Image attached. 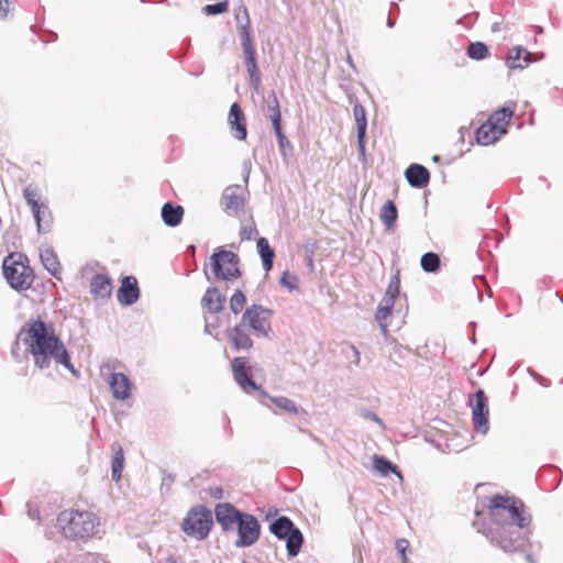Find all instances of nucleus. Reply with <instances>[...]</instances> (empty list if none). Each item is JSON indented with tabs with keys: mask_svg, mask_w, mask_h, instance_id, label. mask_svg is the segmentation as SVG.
I'll return each instance as SVG.
<instances>
[{
	"mask_svg": "<svg viewBox=\"0 0 563 563\" xmlns=\"http://www.w3.org/2000/svg\"><path fill=\"white\" fill-rule=\"evenodd\" d=\"M3 275L11 288L15 290H26L33 282L29 266L15 262L9 265L8 258L3 261Z\"/></svg>",
	"mask_w": 563,
	"mask_h": 563,
	"instance_id": "12",
	"label": "nucleus"
},
{
	"mask_svg": "<svg viewBox=\"0 0 563 563\" xmlns=\"http://www.w3.org/2000/svg\"><path fill=\"white\" fill-rule=\"evenodd\" d=\"M271 401L279 409L291 413V415H298L299 408L296 405V402L285 396H278V397H271Z\"/></svg>",
	"mask_w": 563,
	"mask_h": 563,
	"instance_id": "37",
	"label": "nucleus"
},
{
	"mask_svg": "<svg viewBox=\"0 0 563 563\" xmlns=\"http://www.w3.org/2000/svg\"><path fill=\"white\" fill-rule=\"evenodd\" d=\"M41 262L43 263L44 267L47 269V272L56 277H58V274L60 273V264L58 261V257L53 249L46 247L44 250H41L40 253Z\"/></svg>",
	"mask_w": 563,
	"mask_h": 563,
	"instance_id": "29",
	"label": "nucleus"
},
{
	"mask_svg": "<svg viewBox=\"0 0 563 563\" xmlns=\"http://www.w3.org/2000/svg\"><path fill=\"white\" fill-rule=\"evenodd\" d=\"M167 0H162V2H166Z\"/></svg>",
	"mask_w": 563,
	"mask_h": 563,
	"instance_id": "58",
	"label": "nucleus"
},
{
	"mask_svg": "<svg viewBox=\"0 0 563 563\" xmlns=\"http://www.w3.org/2000/svg\"><path fill=\"white\" fill-rule=\"evenodd\" d=\"M400 289V278L399 272L397 271L390 278L388 287L386 289L385 296L377 307V311L375 318L379 324V328L383 334H387L388 324L386 322L387 318L391 314L395 301L397 296L399 295Z\"/></svg>",
	"mask_w": 563,
	"mask_h": 563,
	"instance_id": "9",
	"label": "nucleus"
},
{
	"mask_svg": "<svg viewBox=\"0 0 563 563\" xmlns=\"http://www.w3.org/2000/svg\"><path fill=\"white\" fill-rule=\"evenodd\" d=\"M245 302L246 297L244 292L241 289H236L230 298V310L234 314H239L243 310Z\"/></svg>",
	"mask_w": 563,
	"mask_h": 563,
	"instance_id": "40",
	"label": "nucleus"
},
{
	"mask_svg": "<svg viewBox=\"0 0 563 563\" xmlns=\"http://www.w3.org/2000/svg\"><path fill=\"white\" fill-rule=\"evenodd\" d=\"M538 32H539V33H542V27H540V26H539V27H538Z\"/></svg>",
	"mask_w": 563,
	"mask_h": 563,
	"instance_id": "57",
	"label": "nucleus"
},
{
	"mask_svg": "<svg viewBox=\"0 0 563 563\" xmlns=\"http://www.w3.org/2000/svg\"><path fill=\"white\" fill-rule=\"evenodd\" d=\"M466 54L471 59L483 60L488 56V46L483 42H471L466 48Z\"/></svg>",
	"mask_w": 563,
	"mask_h": 563,
	"instance_id": "35",
	"label": "nucleus"
},
{
	"mask_svg": "<svg viewBox=\"0 0 563 563\" xmlns=\"http://www.w3.org/2000/svg\"><path fill=\"white\" fill-rule=\"evenodd\" d=\"M514 114V109L509 107H503L489 115L487 122H492L494 126L500 128L504 134L507 133V128Z\"/></svg>",
	"mask_w": 563,
	"mask_h": 563,
	"instance_id": "31",
	"label": "nucleus"
},
{
	"mask_svg": "<svg viewBox=\"0 0 563 563\" xmlns=\"http://www.w3.org/2000/svg\"><path fill=\"white\" fill-rule=\"evenodd\" d=\"M210 496L214 499H221L223 497V489L221 487H210Z\"/></svg>",
	"mask_w": 563,
	"mask_h": 563,
	"instance_id": "50",
	"label": "nucleus"
},
{
	"mask_svg": "<svg viewBox=\"0 0 563 563\" xmlns=\"http://www.w3.org/2000/svg\"><path fill=\"white\" fill-rule=\"evenodd\" d=\"M396 551L402 560V563L407 561V550L409 548V541L406 539H398L395 544Z\"/></svg>",
	"mask_w": 563,
	"mask_h": 563,
	"instance_id": "44",
	"label": "nucleus"
},
{
	"mask_svg": "<svg viewBox=\"0 0 563 563\" xmlns=\"http://www.w3.org/2000/svg\"><path fill=\"white\" fill-rule=\"evenodd\" d=\"M118 300L123 306H132L140 298L137 279L134 276H124L117 294Z\"/></svg>",
	"mask_w": 563,
	"mask_h": 563,
	"instance_id": "14",
	"label": "nucleus"
},
{
	"mask_svg": "<svg viewBox=\"0 0 563 563\" xmlns=\"http://www.w3.org/2000/svg\"><path fill=\"white\" fill-rule=\"evenodd\" d=\"M280 285L289 291L298 289V277L285 271L279 280Z\"/></svg>",
	"mask_w": 563,
	"mask_h": 563,
	"instance_id": "42",
	"label": "nucleus"
},
{
	"mask_svg": "<svg viewBox=\"0 0 563 563\" xmlns=\"http://www.w3.org/2000/svg\"><path fill=\"white\" fill-rule=\"evenodd\" d=\"M142 2H144L145 0H141Z\"/></svg>",
	"mask_w": 563,
	"mask_h": 563,
	"instance_id": "59",
	"label": "nucleus"
},
{
	"mask_svg": "<svg viewBox=\"0 0 563 563\" xmlns=\"http://www.w3.org/2000/svg\"><path fill=\"white\" fill-rule=\"evenodd\" d=\"M257 252L261 256L263 268L266 272H269L274 265L275 252L271 247L268 240L266 238H258L256 242Z\"/></svg>",
	"mask_w": 563,
	"mask_h": 563,
	"instance_id": "30",
	"label": "nucleus"
},
{
	"mask_svg": "<svg viewBox=\"0 0 563 563\" xmlns=\"http://www.w3.org/2000/svg\"><path fill=\"white\" fill-rule=\"evenodd\" d=\"M379 218L384 223L386 230H391L395 227V223L398 218V210L394 201L387 200L380 210Z\"/></svg>",
	"mask_w": 563,
	"mask_h": 563,
	"instance_id": "33",
	"label": "nucleus"
},
{
	"mask_svg": "<svg viewBox=\"0 0 563 563\" xmlns=\"http://www.w3.org/2000/svg\"><path fill=\"white\" fill-rule=\"evenodd\" d=\"M113 457H112V464H111V477L112 481L119 482L122 476V471L124 467V453L121 444L118 442H114L111 445Z\"/></svg>",
	"mask_w": 563,
	"mask_h": 563,
	"instance_id": "28",
	"label": "nucleus"
},
{
	"mask_svg": "<svg viewBox=\"0 0 563 563\" xmlns=\"http://www.w3.org/2000/svg\"><path fill=\"white\" fill-rule=\"evenodd\" d=\"M238 254L223 247L214 250L210 257V268L217 279L231 282L241 276Z\"/></svg>",
	"mask_w": 563,
	"mask_h": 563,
	"instance_id": "7",
	"label": "nucleus"
},
{
	"mask_svg": "<svg viewBox=\"0 0 563 563\" xmlns=\"http://www.w3.org/2000/svg\"><path fill=\"white\" fill-rule=\"evenodd\" d=\"M256 233H257L256 225H255L254 221H251L250 223L242 225L241 231H240L241 240L250 241L253 239V236Z\"/></svg>",
	"mask_w": 563,
	"mask_h": 563,
	"instance_id": "43",
	"label": "nucleus"
},
{
	"mask_svg": "<svg viewBox=\"0 0 563 563\" xmlns=\"http://www.w3.org/2000/svg\"><path fill=\"white\" fill-rule=\"evenodd\" d=\"M504 134L500 128H496L492 122H484L476 130V141L481 145H492L497 142Z\"/></svg>",
	"mask_w": 563,
	"mask_h": 563,
	"instance_id": "22",
	"label": "nucleus"
},
{
	"mask_svg": "<svg viewBox=\"0 0 563 563\" xmlns=\"http://www.w3.org/2000/svg\"><path fill=\"white\" fill-rule=\"evenodd\" d=\"M272 120L273 129L275 132V135L285 134L282 129V114H275L271 115L269 118Z\"/></svg>",
	"mask_w": 563,
	"mask_h": 563,
	"instance_id": "48",
	"label": "nucleus"
},
{
	"mask_svg": "<svg viewBox=\"0 0 563 563\" xmlns=\"http://www.w3.org/2000/svg\"><path fill=\"white\" fill-rule=\"evenodd\" d=\"M351 351L353 353V363L355 365H358L360 364V361H361V355H360V351L354 346V345H351Z\"/></svg>",
	"mask_w": 563,
	"mask_h": 563,
	"instance_id": "52",
	"label": "nucleus"
},
{
	"mask_svg": "<svg viewBox=\"0 0 563 563\" xmlns=\"http://www.w3.org/2000/svg\"><path fill=\"white\" fill-rule=\"evenodd\" d=\"M286 541V550L288 558H296L305 542V538L300 529L296 526L295 529L284 539Z\"/></svg>",
	"mask_w": 563,
	"mask_h": 563,
	"instance_id": "27",
	"label": "nucleus"
},
{
	"mask_svg": "<svg viewBox=\"0 0 563 563\" xmlns=\"http://www.w3.org/2000/svg\"><path fill=\"white\" fill-rule=\"evenodd\" d=\"M273 311L262 305L249 306L241 318V321L253 332L255 336H268L272 325L271 317Z\"/></svg>",
	"mask_w": 563,
	"mask_h": 563,
	"instance_id": "8",
	"label": "nucleus"
},
{
	"mask_svg": "<svg viewBox=\"0 0 563 563\" xmlns=\"http://www.w3.org/2000/svg\"><path fill=\"white\" fill-rule=\"evenodd\" d=\"M357 139V148L361 156V161H366V133L356 134Z\"/></svg>",
	"mask_w": 563,
	"mask_h": 563,
	"instance_id": "45",
	"label": "nucleus"
},
{
	"mask_svg": "<svg viewBox=\"0 0 563 563\" xmlns=\"http://www.w3.org/2000/svg\"><path fill=\"white\" fill-rule=\"evenodd\" d=\"M362 417L376 422L383 430L386 428L383 420L375 412H373L371 410H364L362 412Z\"/></svg>",
	"mask_w": 563,
	"mask_h": 563,
	"instance_id": "47",
	"label": "nucleus"
},
{
	"mask_svg": "<svg viewBox=\"0 0 563 563\" xmlns=\"http://www.w3.org/2000/svg\"><path fill=\"white\" fill-rule=\"evenodd\" d=\"M224 209L229 213H238L243 209L244 200L239 194V187H228L222 196Z\"/></svg>",
	"mask_w": 563,
	"mask_h": 563,
	"instance_id": "25",
	"label": "nucleus"
},
{
	"mask_svg": "<svg viewBox=\"0 0 563 563\" xmlns=\"http://www.w3.org/2000/svg\"><path fill=\"white\" fill-rule=\"evenodd\" d=\"M408 184L417 189L424 188L430 181V173L427 167L421 164H411L405 172Z\"/></svg>",
	"mask_w": 563,
	"mask_h": 563,
	"instance_id": "19",
	"label": "nucleus"
},
{
	"mask_svg": "<svg viewBox=\"0 0 563 563\" xmlns=\"http://www.w3.org/2000/svg\"><path fill=\"white\" fill-rule=\"evenodd\" d=\"M162 219L167 227L175 228L177 227L184 217V208L180 205H174L172 202H166L162 207Z\"/></svg>",
	"mask_w": 563,
	"mask_h": 563,
	"instance_id": "24",
	"label": "nucleus"
},
{
	"mask_svg": "<svg viewBox=\"0 0 563 563\" xmlns=\"http://www.w3.org/2000/svg\"><path fill=\"white\" fill-rule=\"evenodd\" d=\"M243 7H245V5L243 3H241L234 13V18H235V21L238 22L239 31H240L242 23H244V12L242 11Z\"/></svg>",
	"mask_w": 563,
	"mask_h": 563,
	"instance_id": "49",
	"label": "nucleus"
},
{
	"mask_svg": "<svg viewBox=\"0 0 563 563\" xmlns=\"http://www.w3.org/2000/svg\"><path fill=\"white\" fill-rule=\"evenodd\" d=\"M265 102H266V113L269 118H271V115L282 114L279 101L277 99L275 91H271L268 93L267 98L265 99Z\"/></svg>",
	"mask_w": 563,
	"mask_h": 563,
	"instance_id": "41",
	"label": "nucleus"
},
{
	"mask_svg": "<svg viewBox=\"0 0 563 563\" xmlns=\"http://www.w3.org/2000/svg\"><path fill=\"white\" fill-rule=\"evenodd\" d=\"M165 563H177V560L174 555H169L166 558Z\"/></svg>",
	"mask_w": 563,
	"mask_h": 563,
	"instance_id": "54",
	"label": "nucleus"
},
{
	"mask_svg": "<svg viewBox=\"0 0 563 563\" xmlns=\"http://www.w3.org/2000/svg\"><path fill=\"white\" fill-rule=\"evenodd\" d=\"M99 525L98 516L88 510L66 509L57 517V526L62 534L75 541H86L96 536Z\"/></svg>",
	"mask_w": 563,
	"mask_h": 563,
	"instance_id": "3",
	"label": "nucleus"
},
{
	"mask_svg": "<svg viewBox=\"0 0 563 563\" xmlns=\"http://www.w3.org/2000/svg\"><path fill=\"white\" fill-rule=\"evenodd\" d=\"M470 406L472 408V420L476 431L486 434L489 429L488 422V398L483 389H477L470 397Z\"/></svg>",
	"mask_w": 563,
	"mask_h": 563,
	"instance_id": "10",
	"label": "nucleus"
},
{
	"mask_svg": "<svg viewBox=\"0 0 563 563\" xmlns=\"http://www.w3.org/2000/svg\"><path fill=\"white\" fill-rule=\"evenodd\" d=\"M296 525L287 516H280L269 525V531L278 540H284L295 529Z\"/></svg>",
	"mask_w": 563,
	"mask_h": 563,
	"instance_id": "26",
	"label": "nucleus"
},
{
	"mask_svg": "<svg viewBox=\"0 0 563 563\" xmlns=\"http://www.w3.org/2000/svg\"><path fill=\"white\" fill-rule=\"evenodd\" d=\"M394 25H395V21L390 16H388V19H387V26L388 27H393Z\"/></svg>",
	"mask_w": 563,
	"mask_h": 563,
	"instance_id": "55",
	"label": "nucleus"
},
{
	"mask_svg": "<svg viewBox=\"0 0 563 563\" xmlns=\"http://www.w3.org/2000/svg\"><path fill=\"white\" fill-rule=\"evenodd\" d=\"M531 56L532 54L529 51L521 46H516L510 49L507 56V66L510 69H522L532 62Z\"/></svg>",
	"mask_w": 563,
	"mask_h": 563,
	"instance_id": "23",
	"label": "nucleus"
},
{
	"mask_svg": "<svg viewBox=\"0 0 563 563\" xmlns=\"http://www.w3.org/2000/svg\"><path fill=\"white\" fill-rule=\"evenodd\" d=\"M23 198L34 217L37 232L40 234L49 232L53 224V214L47 201L42 199L41 189L30 184L23 189Z\"/></svg>",
	"mask_w": 563,
	"mask_h": 563,
	"instance_id": "4",
	"label": "nucleus"
},
{
	"mask_svg": "<svg viewBox=\"0 0 563 563\" xmlns=\"http://www.w3.org/2000/svg\"><path fill=\"white\" fill-rule=\"evenodd\" d=\"M490 523H483L477 531L495 547L506 553H514L525 548L527 538L520 529L529 526L531 517L525 514L520 499L494 495L488 505Z\"/></svg>",
	"mask_w": 563,
	"mask_h": 563,
	"instance_id": "1",
	"label": "nucleus"
},
{
	"mask_svg": "<svg viewBox=\"0 0 563 563\" xmlns=\"http://www.w3.org/2000/svg\"><path fill=\"white\" fill-rule=\"evenodd\" d=\"M212 526L211 510L200 505L188 510L181 522V530L186 536L202 541L208 538Z\"/></svg>",
	"mask_w": 563,
	"mask_h": 563,
	"instance_id": "5",
	"label": "nucleus"
},
{
	"mask_svg": "<svg viewBox=\"0 0 563 563\" xmlns=\"http://www.w3.org/2000/svg\"><path fill=\"white\" fill-rule=\"evenodd\" d=\"M353 114L356 122V134L366 133L367 118L365 108L361 103L356 102L353 106Z\"/></svg>",
	"mask_w": 563,
	"mask_h": 563,
	"instance_id": "36",
	"label": "nucleus"
},
{
	"mask_svg": "<svg viewBox=\"0 0 563 563\" xmlns=\"http://www.w3.org/2000/svg\"><path fill=\"white\" fill-rule=\"evenodd\" d=\"M528 373L530 374V376L532 377V379L538 383L539 385L543 386V387H549L551 385V380L540 374H538L537 372H534L533 369L531 368H528Z\"/></svg>",
	"mask_w": 563,
	"mask_h": 563,
	"instance_id": "46",
	"label": "nucleus"
},
{
	"mask_svg": "<svg viewBox=\"0 0 563 563\" xmlns=\"http://www.w3.org/2000/svg\"><path fill=\"white\" fill-rule=\"evenodd\" d=\"M236 548H247L257 542L261 536V525L255 516L244 512L238 522Z\"/></svg>",
	"mask_w": 563,
	"mask_h": 563,
	"instance_id": "11",
	"label": "nucleus"
},
{
	"mask_svg": "<svg viewBox=\"0 0 563 563\" xmlns=\"http://www.w3.org/2000/svg\"><path fill=\"white\" fill-rule=\"evenodd\" d=\"M9 0H0V19H4L8 15Z\"/></svg>",
	"mask_w": 563,
	"mask_h": 563,
	"instance_id": "51",
	"label": "nucleus"
},
{
	"mask_svg": "<svg viewBox=\"0 0 563 563\" xmlns=\"http://www.w3.org/2000/svg\"><path fill=\"white\" fill-rule=\"evenodd\" d=\"M373 467L375 472H377L382 476L386 477L390 473H394L399 478H401V472L398 470L397 465L391 463L387 457L383 455L373 456Z\"/></svg>",
	"mask_w": 563,
	"mask_h": 563,
	"instance_id": "32",
	"label": "nucleus"
},
{
	"mask_svg": "<svg viewBox=\"0 0 563 563\" xmlns=\"http://www.w3.org/2000/svg\"><path fill=\"white\" fill-rule=\"evenodd\" d=\"M227 302V296L218 287H208L201 298V307L212 314L222 311Z\"/></svg>",
	"mask_w": 563,
	"mask_h": 563,
	"instance_id": "17",
	"label": "nucleus"
},
{
	"mask_svg": "<svg viewBox=\"0 0 563 563\" xmlns=\"http://www.w3.org/2000/svg\"><path fill=\"white\" fill-rule=\"evenodd\" d=\"M229 123L236 140L243 141L247 136L246 120L242 108L238 102H233L229 111Z\"/></svg>",
	"mask_w": 563,
	"mask_h": 563,
	"instance_id": "16",
	"label": "nucleus"
},
{
	"mask_svg": "<svg viewBox=\"0 0 563 563\" xmlns=\"http://www.w3.org/2000/svg\"><path fill=\"white\" fill-rule=\"evenodd\" d=\"M111 289V279L106 274H96L90 280V292L96 300L110 298Z\"/></svg>",
	"mask_w": 563,
	"mask_h": 563,
	"instance_id": "21",
	"label": "nucleus"
},
{
	"mask_svg": "<svg viewBox=\"0 0 563 563\" xmlns=\"http://www.w3.org/2000/svg\"><path fill=\"white\" fill-rule=\"evenodd\" d=\"M278 148L285 163L292 156L294 146L285 134L277 135Z\"/></svg>",
	"mask_w": 563,
	"mask_h": 563,
	"instance_id": "39",
	"label": "nucleus"
},
{
	"mask_svg": "<svg viewBox=\"0 0 563 563\" xmlns=\"http://www.w3.org/2000/svg\"><path fill=\"white\" fill-rule=\"evenodd\" d=\"M218 2L212 4H206L201 11L205 15L212 16L225 13L229 10L228 0H217Z\"/></svg>",
	"mask_w": 563,
	"mask_h": 563,
	"instance_id": "38",
	"label": "nucleus"
},
{
	"mask_svg": "<svg viewBox=\"0 0 563 563\" xmlns=\"http://www.w3.org/2000/svg\"><path fill=\"white\" fill-rule=\"evenodd\" d=\"M108 383L115 399L125 400L131 396L132 383L125 374L112 373Z\"/></svg>",
	"mask_w": 563,
	"mask_h": 563,
	"instance_id": "18",
	"label": "nucleus"
},
{
	"mask_svg": "<svg viewBox=\"0 0 563 563\" xmlns=\"http://www.w3.org/2000/svg\"><path fill=\"white\" fill-rule=\"evenodd\" d=\"M232 371L234 379L238 385L246 390L251 388L253 390L260 389L258 385L254 382L246 367V360L244 357H235L232 361Z\"/></svg>",
	"mask_w": 563,
	"mask_h": 563,
	"instance_id": "15",
	"label": "nucleus"
},
{
	"mask_svg": "<svg viewBox=\"0 0 563 563\" xmlns=\"http://www.w3.org/2000/svg\"><path fill=\"white\" fill-rule=\"evenodd\" d=\"M229 340L235 350H250L253 341L249 334V328L240 321L229 331Z\"/></svg>",
	"mask_w": 563,
	"mask_h": 563,
	"instance_id": "20",
	"label": "nucleus"
},
{
	"mask_svg": "<svg viewBox=\"0 0 563 563\" xmlns=\"http://www.w3.org/2000/svg\"><path fill=\"white\" fill-rule=\"evenodd\" d=\"M439 159H440V157H439L438 155H434V156H433V161H434V162H438Z\"/></svg>",
	"mask_w": 563,
	"mask_h": 563,
	"instance_id": "56",
	"label": "nucleus"
},
{
	"mask_svg": "<svg viewBox=\"0 0 563 563\" xmlns=\"http://www.w3.org/2000/svg\"><path fill=\"white\" fill-rule=\"evenodd\" d=\"M243 514L230 503L218 504L214 508L216 520L223 531H229L233 528V525H238Z\"/></svg>",
	"mask_w": 563,
	"mask_h": 563,
	"instance_id": "13",
	"label": "nucleus"
},
{
	"mask_svg": "<svg viewBox=\"0 0 563 563\" xmlns=\"http://www.w3.org/2000/svg\"><path fill=\"white\" fill-rule=\"evenodd\" d=\"M421 268L427 273H435L439 271L441 260L439 254L434 252H427L421 256L420 260Z\"/></svg>",
	"mask_w": 563,
	"mask_h": 563,
	"instance_id": "34",
	"label": "nucleus"
},
{
	"mask_svg": "<svg viewBox=\"0 0 563 563\" xmlns=\"http://www.w3.org/2000/svg\"><path fill=\"white\" fill-rule=\"evenodd\" d=\"M242 11L244 12V23H242L240 27L241 45L246 70L250 77V84L255 90H257L261 85V75L257 68L256 49L251 36V20L247 8L243 7Z\"/></svg>",
	"mask_w": 563,
	"mask_h": 563,
	"instance_id": "6",
	"label": "nucleus"
},
{
	"mask_svg": "<svg viewBox=\"0 0 563 563\" xmlns=\"http://www.w3.org/2000/svg\"><path fill=\"white\" fill-rule=\"evenodd\" d=\"M16 343L24 345L25 353L32 356L34 365L40 369L49 368L52 362H55L77 375L70 355L55 333L53 323L41 317H31L24 322L16 334Z\"/></svg>",
	"mask_w": 563,
	"mask_h": 563,
	"instance_id": "2",
	"label": "nucleus"
},
{
	"mask_svg": "<svg viewBox=\"0 0 563 563\" xmlns=\"http://www.w3.org/2000/svg\"><path fill=\"white\" fill-rule=\"evenodd\" d=\"M346 60H347L349 65H350L354 70H356L355 65H354V63H353V59H352V56L350 55V53H347Z\"/></svg>",
	"mask_w": 563,
	"mask_h": 563,
	"instance_id": "53",
	"label": "nucleus"
}]
</instances>
